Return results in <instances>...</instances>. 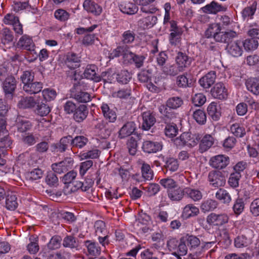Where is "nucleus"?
I'll return each mask as SVG.
<instances>
[{"instance_id":"5","label":"nucleus","mask_w":259,"mask_h":259,"mask_svg":"<svg viewBox=\"0 0 259 259\" xmlns=\"http://www.w3.org/2000/svg\"><path fill=\"white\" fill-rule=\"evenodd\" d=\"M208 180L210 185L215 187H222L226 184V178L220 171H212L209 173Z\"/></svg>"},{"instance_id":"22","label":"nucleus","mask_w":259,"mask_h":259,"mask_svg":"<svg viewBox=\"0 0 259 259\" xmlns=\"http://www.w3.org/2000/svg\"><path fill=\"white\" fill-rule=\"evenodd\" d=\"M88 114L87 107L84 105H79L74 112L73 117L78 122L82 121L85 119Z\"/></svg>"},{"instance_id":"41","label":"nucleus","mask_w":259,"mask_h":259,"mask_svg":"<svg viewBox=\"0 0 259 259\" xmlns=\"http://www.w3.org/2000/svg\"><path fill=\"white\" fill-rule=\"evenodd\" d=\"M215 197L224 203H229L232 199L229 193L226 190L221 189L216 192Z\"/></svg>"},{"instance_id":"37","label":"nucleus","mask_w":259,"mask_h":259,"mask_svg":"<svg viewBox=\"0 0 259 259\" xmlns=\"http://www.w3.org/2000/svg\"><path fill=\"white\" fill-rule=\"evenodd\" d=\"M247 89L254 95L259 94V83L254 78L248 79L246 81Z\"/></svg>"},{"instance_id":"28","label":"nucleus","mask_w":259,"mask_h":259,"mask_svg":"<svg viewBox=\"0 0 259 259\" xmlns=\"http://www.w3.org/2000/svg\"><path fill=\"white\" fill-rule=\"evenodd\" d=\"M168 198L172 201H179L182 199L185 193L184 189H181L177 186V187L167 191Z\"/></svg>"},{"instance_id":"44","label":"nucleus","mask_w":259,"mask_h":259,"mask_svg":"<svg viewBox=\"0 0 259 259\" xmlns=\"http://www.w3.org/2000/svg\"><path fill=\"white\" fill-rule=\"evenodd\" d=\"M245 203L242 198H238L235 200L233 206V210L235 214H240L244 210Z\"/></svg>"},{"instance_id":"63","label":"nucleus","mask_w":259,"mask_h":259,"mask_svg":"<svg viewBox=\"0 0 259 259\" xmlns=\"http://www.w3.org/2000/svg\"><path fill=\"white\" fill-rule=\"evenodd\" d=\"M249 211L253 217L259 216V198L254 199L250 203Z\"/></svg>"},{"instance_id":"26","label":"nucleus","mask_w":259,"mask_h":259,"mask_svg":"<svg viewBox=\"0 0 259 259\" xmlns=\"http://www.w3.org/2000/svg\"><path fill=\"white\" fill-rule=\"evenodd\" d=\"M79 57L76 54L69 53L66 56V64L70 69H75L79 66Z\"/></svg>"},{"instance_id":"35","label":"nucleus","mask_w":259,"mask_h":259,"mask_svg":"<svg viewBox=\"0 0 259 259\" xmlns=\"http://www.w3.org/2000/svg\"><path fill=\"white\" fill-rule=\"evenodd\" d=\"M183 237L190 250L196 249L200 244L199 239L195 236L187 235Z\"/></svg>"},{"instance_id":"59","label":"nucleus","mask_w":259,"mask_h":259,"mask_svg":"<svg viewBox=\"0 0 259 259\" xmlns=\"http://www.w3.org/2000/svg\"><path fill=\"white\" fill-rule=\"evenodd\" d=\"M162 71L167 75H176L179 72L181 71L178 67H176L173 65L167 64L162 67Z\"/></svg>"},{"instance_id":"33","label":"nucleus","mask_w":259,"mask_h":259,"mask_svg":"<svg viewBox=\"0 0 259 259\" xmlns=\"http://www.w3.org/2000/svg\"><path fill=\"white\" fill-rule=\"evenodd\" d=\"M147 89L151 92L158 93L162 89V81L159 78H154L152 80L147 83Z\"/></svg>"},{"instance_id":"20","label":"nucleus","mask_w":259,"mask_h":259,"mask_svg":"<svg viewBox=\"0 0 259 259\" xmlns=\"http://www.w3.org/2000/svg\"><path fill=\"white\" fill-rule=\"evenodd\" d=\"M142 119V127L144 130H149L155 122V117L149 111L145 112L143 113Z\"/></svg>"},{"instance_id":"8","label":"nucleus","mask_w":259,"mask_h":259,"mask_svg":"<svg viewBox=\"0 0 259 259\" xmlns=\"http://www.w3.org/2000/svg\"><path fill=\"white\" fill-rule=\"evenodd\" d=\"M227 9V7L223 6L215 1H212L201 8L203 13L209 14H215L220 12H225Z\"/></svg>"},{"instance_id":"49","label":"nucleus","mask_w":259,"mask_h":259,"mask_svg":"<svg viewBox=\"0 0 259 259\" xmlns=\"http://www.w3.org/2000/svg\"><path fill=\"white\" fill-rule=\"evenodd\" d=\"M124 50L121 54L124 63H132L135 57V54L129 50V48L123 46Z\"/></svg>"},{"instance_id":"6","label":"nucleus","mask_w":259,"mask_h":259,"mask_svg":"<svg viewBox=\"0 0 259 259\" xmlns=\"http://www.w3.org/2000/svg\"><path fill=\"white\" fill-rule=\"evenodd\" d=\"M73 164V160L71 158H67L60 162L53 163L52 168L58 174H61L71 168Z\"/></svg>"},{"instance_id":"51","label":"nucleus","mask_w":259,"mask_h":259,"mask_svg":"<svg viewBox=\"0 0 259 259\" xmlns=\"http://www.w3.org/2000/svg\"><path fill=\"white\" fill-rule=\"evenodd\" d=\"M88 142V139L83 136H79L75 137L72 140V145L73 146L81 148L84 147Z\"/></svg>"},{"instance_id":"27","label":"nucleus","mask_w":259,"mask_h":259,"mask_svg":"<svg viewBox=\"0 0 259 259\" xmlns=\"http://www.w3.org/2000/svg\"><path fill=\"white\" fill-rule=\"evenodd\" d=\"M101 108L106 119L111 122H113L116 120V114L114 110L110 109L107 104H102Z\"/></svg>"},{"instance_id":"24","label":"nucleus","mask_w":259,"mask_h":259,"mask_svg":"<svg viewBox=\"0 0 259 259\" xmlns=\"http://www.w3.org/2000/svg\"><path fill=\"white\" fill-rule=\"evenodd\" d=\"M36 105V102L32 97H21L18 102V107L21 109L31 108Z\"/></svg>"},{"instance_id":"47","label":"nucleus","mask_w":259,"mask_h":259,"mask_svg":"<svg viewBox=\"0 0 259 259\" xmlns=\"http://www.w3.org/2000/svg\"><path fill=\"white\" fill-rule=\"evenodd\" d=\"M20 79L23 84V89H24V88L25 87V85H28L33 81L34 74L33 73L29 71H24L21 75Z\"/></svg>"},{"instance_id":"31","label":"nucleus","mask_w":259,"mask_h":259,"mask_svg":"<svg viewBox=\"0 0 259 259\" xmlns=\"http://www.w3.org/2000/svg\"><path fill=\"white\" fill-rule=\"evenodd\" d=\"M257 3L253 1L249 6L244 8L242 11V16L244 19H251L256 10Z\"/></svg>"},{"instance_id":"13","label":"nucleus","mask_w":259,"mask_h":259,"mask_svg":"<svg viewBox=\"0 0 259 259\" xmlns=\"http://www.w3.org/2000/svg\"><path fill=\"white\" fill-rule=\"evenodd\" d=\"M83 7L87 12L95 16H99L102 12V8L90 0H85L83 3Z\"/></svg>"},{"instance_id":"14","label":"nucleus","mask_w":259,"mask_h":259,"mask_svg":"<svg viewBox=\"0 0 259 259\" xmlns=\"http://www.w3.org/2000/svg\"><path fill=\"white\" fill-rule=\"evenodd\" d=\"M162 145L160 142L146 141L143 142L142 148L148 153H156L162 149Z\"/></svg>"},{"instance_id":"4","label":"nucleus","mask_w":259,"mask_h":259,"mask_svg":"<svg viewBox=\"0 0 259 259\" xmlns=\"http://www.w3.org/2000/svg\"><path fill=\"white\" fill-rule=\"evenodd\" d=\"M17 46L18 48L26 50L31 53L36 54L35 52V44L31 37L24 35L19 39Z\"/></svg>"},{"instance_id":"54","label":"nucleus","mask_w":259,"mask_h":259,"mask_svg":"<svg viewBox=\"0 0 259 259\" xmlns=\"http://www.w3.org/2000/svg\"><path fill=\"white\" fill-rule=\"evenodd\" d=\"M54 16L56 19L65 22L69 19L70 14L65 10L59 9L55 11Z\"/></svg>"},{"instance_id":"15","label":"nucleus","mask_w":259,"mask_h":259,"mask_svg":"<svg viewBox=\"0 0 259 259\" xmlns=\"http://www.w3.org/2000/svg\"><path fill=\"white\" fill-rule=\"evenodd\" d=\"M135 2L141 6V11L145 13L153 14L155 13L158 9L153 5H149L154 2V0H134Z\"/></svg>"},{"instance_id":"7","label":"nucleus","mask_w":259,"mask_h":259,"mask_svg":"<svg viewBox=\"0 0 259 259\" xmlns=\"http://www.w3.org/2000/svg\"><path fill=\"white\" fill-rule=\"evenodd\" d=\"M16 80L12 76H8L3 82V90L6 96L11 98L16 88Z\"/></svg>"},{"instance_id":"61","label":"nucleus","mask_w":259,"mask_h":259,"mask_svg":"<svg viewBox=\"0 0 259 259\" xmlns=\"http://www.w3.org/2000/svg\"><path fill=\"white\" fill-rule=\"evenodd\" d=\"M44 99L47 101H50L55 99L57 96L56 91L52 89H45L42 92Z\"/></svg>"},{"instance_id":"11","label":"nucleus","mask_w":259,"mask_h":259,"mask_svg":"<svg viewBox=\"0 0 259 259\" xmlns=\"http://www.w3.org/2000/svg\"><path fill=\"white\" fill-rule=\"evenodd\" d=\"M157 22V18L153 15H149L143 17L138 21V26L143 29H149L153 27Z\"/></svg>"},{"instance_id":"62","label":"nucleus","mask_w":259,"mask_h":259,"mask_svg":"<svg viewBox=\"0 0 259 259\" xmlns=\"http://www.w3.org/2000/svg\"><path fill=\"white\" fill-rule=\"evenodd\" d=\"M18 205L17 198L15 195H9L6 199V207L9 210H14Z\"/></svg>"},{"instance_id":"36","label":"nucleus","mask_w":259,"mask_h":259,"mask_svg":"<svg viewBox=\"0 0 259 259\" xmlns=\"http://www.w3.org/2000/svg\"><path fill=\"white\" fill-rule=\"evenodd\" d=\"M13 40L12 32L8 28L3 29L1 33V41L3 45H8Z\"/></svg>"},{"instance_id":"53","label":"nucleus","mask_w":259,"mask_h":259,"mask_svg":"<svg viewBox=\"0 0 259 259\" xmlns=\"http://www.w3.org/2000/svg\"><path fill=\"white\" fill-rule=\"evenodd\" d=\"M193 118L200 124H204L206 120L205 112L200 109L197 110L193 113Z\"/></svg>"},{"instance_id":"52","label":"nucleus","mask_w":259,"mask_h":259,"mask_svg":"<svg viewBox=\"0 0 259 259\" xmlns=\"http://www.w3.org/2000/svg\"><path fill=\"white\" fill-rule=\"evenodd\" d=\"M186 244L187 243L184 237H182L179 241V245L175 254L180 256L186 255L188 251Z\"/></svg>"},{"instance_id":"58","label":"nucleus","mask_w":259,"mask_h":259,"mask_svg":"<svg viewBox=\"0 0 259 259\" xmlns=\"http://www.w3.org/2000/svg\"><path fill=\"white\" fill-rule=\"evenodd\" d=\"M243 45L245 50L253 51L257 48L258 43L254 39H247L243 42Z\"/></svg>"},{"instance_id":"21","label":"nucleus","mask_w":259,"mask_h":259,"mask_svg":"<svg viewBox=\"0 0 259 259\" xmlns=\"http://www.w3.org/2000/svg\"><path fill=\"white\" fill-rule=\"evenodd\" d=\"M184 192L188 198L194 201H199L202 197V192L198 189L186 187L184 189Z\"/></svg>"},{"instance_id":"55","label":"nucleus","mask_w":259,"mask_h":259,"mask_svg":"<svg viewBox=\"0 0 259 259\" xmlns=\"http://www.w3.org/2000/svg\"><path fill=\"white\" fill-rule=\"evenodd\" d=\"M217 206L218 203L216 201L209 199L202 203L201 208L204 211H208L215 209Z\"/></svg>"},{"instance_id":"43","label":"nucleus","mask_w":259,"mask_h":259,"mask_svg":"<svg viewBox=\"0 0 259 259\" xmlns=\"http://www.w3.org/2000/svg\"><path fill=\"white\" fill-rule=\"evenodd\" d=\"M183 103L182 99L178 97H174L168 99L166 102V106L170 109H177Z\"/></svg>"},{"instance_id":"23","label":"nucleus","mask_w":259,"mask_h":259,"mask_svg":"<svg viewBox=\"0 0 259 259\" xmlns=\"http://www.w3.org/2000/svg\"><path fill=\"white\" fill-rule=\"evenodd\" d=\"M176 61L178 67L181 71L184 68L188 67L191 63L190 59L186 54L182 53H178Z\"/></svg>"},{"instance_id":"40","label":"nucleus","mask_w":259,"mask_h":259,"mask_svg":"<svg viewBox=\"0 0 259 259\" xmlns=\"http://www.w3.org/2000/svg\"><path fill=\"white\" fill-rule=\"evenodd\" d=\"M190 139L189 133H184L181 136L174 140V144L179 147L186 146L188 147Z\"/></svg>"},{"instance_id":"45","label":"nucleus","mask_w":259,"mask_h":259,"mask_svg":"<svg viewBox=\"0 0 259 259\" xmlns=\"http://www.w3.org/2000/svg\"><path fill=\"white\" fill-rule=\"evenodd\" d=\"M43 175L42 170L39 168H35L25 174L26 178L30 181H35L40 179Z\"/></svg>"},{"instance_id":"39","label":"nucleus","mask_w":259,"mask_h":259,"mask_svg":"<svg viewBox=\"0 0 259 259\" xmlns=\"http://www.w3.org/2000/svg\"><path fill=\"white\" fill-rule=\"evenodd\" d=\"M142 175L143 179L146 181L151 180L153 178V172L151 169L150 166L145 162L142 163L141 167Z\"/></svg>"},{"instance_id":"2","label":"nucleus","mask_w":259,"mask_h":259,"mask_svg":"<svg viewBox=\"0 0 259 259\" xmlns=\"http://www.w3.org/2000/svg\"><path fill=\"white\" fill-rule=\"evenodd\" d=\"M229 217L226 213H211L206 218V222L212 226L219 227L228 223Z\"/></svg>"},{"instance_id":"56","label":"nucleus","mask_w":259,"mask_h":259,"mask_svg":"<svg viewBox=\"0 0 259 259\" xmlns=\"http://www.w3.org/2000/svg\"><path fill=\"white\" fill-rule=\"evenodd\" d=\"M62 238L59 236H54L52 237L48 244V247L50 249H56L61 246Z\"/></svg>"},{"instance_id":"38","label":"nucleus","mask_w":259,"mask_h":259,"mask_svg":"<svg viewBox=\"0 0 259 259\" xmlns=\"http://www.w3.org/2000/svg\"><path fill=\"white\" fill-rule=\"evenodd\" d=\"M85 246L88 248V252L92 255H98L101 252V248L98 243L91 241L85 242Z\"/></svg>"},{"instance_id":"1","label":"nucleus","mask_w":259,"mask_h":259,"mask_svg":"<svg viewBox=\"0 0 259 259\" xmlns=\"http://www.w3.org/2000/svg\"><path fill=\"white\" fill-rule=\"evenodd\" d=\"M221 26L217 22L210 23L208 25L206 29L204 35L207 38H213L215 41L220 42L223 41V37L221 34Z\"/></svg>"},{"instance_id":"3","label":"nucleus","mask_w":259,"mask_h":259,"mask_svg":"<svg viewBox=\"0 0 259 259\" xmlns=\"http://www.w3.org/2000/svg\"><path fill=\"white\" fill-rule=\"evenodd\" d=\"M229 163V158L225 155H217L212 157L209 160L210 165L219 169L225 168Z\"/></svg>"},{"instance_id":"34","label":"nucleus","mask_w":259,"mask_h":259,"mask_svg":"<svg viewBox=\"0 0 259 259\" xmlns=\"http://www.w3.org/2000/svg\"><path fill=\"white\" fill-rule=\"evenodd\" d=\"M100 154V151L97 149H93L88 151H82L79 153L78 157L80 160L91 158H97Z\"/></svg>"},{"instance_id":"42","label":"nucleus","mask_w":259,"mask_h":259,"mask_svg":"<svg viewBox=\"0 0 259 259\" xmlns=\"http://www.w3.org/2000/svg\"><path fill=\"white\" fill-rule=\"evenodd\" d=\"M219 22H217L220 24L221 29L225 28H233L234 22L227 16L224 15L219 17Z\"/></svg>"},{"instance_id":"10","label":"nucleus","mask_w":259,"mask_h":259,"mask_svg":"<svg viewBox=\"0 0 259 259\" xmlns=\"http://www.w3.org/2000/svg\"><path fill=\"white\" fill-rule=\"evenodd\" d=\"M242 45L243 43L239 40L231 41L227 46V52L233 57H239L243 53Z\"/></svg>"},{"instance_id":"57","label":"nucleus","mask_w":259,"mask_h":259,"mask_svg":"<svg viewBox=\"0 0 259 259\" xmlns=\"http://www.w3.org/2000/svg\"><path fill=\"white\" fill-rule=\"evenodd\" d=\"M250 243V240L243 236L237 237L234 241L235 246L237 248L246 247Z\"/></svg>"},{"instance_id":"19","label":"nucleus","mask_w":259,"mask_h":259,"mask_svg":"<svg viewBox=\"0 0 259 259\" xmlns=\"http://www.w3.org/2000/svg\"><path fill=\"white\" fill-rule=\"evenodd\" d=\"M119 8L121 12L127 15H133L139 10L138 6L130 2H122L119 5Z\"/></svg>"},{"instance_id":"50","label":"nucleus","mask_w":259,"mask_h":259,"mask_svg":"<svg viewBox=\"0 0 259 259\" xmlns=\"http://www.w3.org/2000/svg\"><path fill=\"white\" fill-rule=\"evenodd\" d=\"M116 76L117 81L123 84L127 83L132 78L131 74L126 70L121 71Z\"/></svg>"},{"instance_id":"32","label":"nucleus","mask_w":259,"mask_h":259,"mask_svg":"<svg viewBox=\"0 0 259 259\" xmlns=\"http://www.w3.org/2000/svg\"><path fill=\"white\" fill-rule=\"evenodd\" d=\"M16 122L18 130L21 133L29 130L31 126L30 122L23 117H18Z\"/></svg>"},{"instance_id":"48","label":"nucleus","mask_w":259,"mask_h":259,"mask_svg":"<svg viewBox=\"0 0 259 259\" xmlns=\"http://www.w3.org/2000/svg\"><path fill=\"white\" fill-rule=\"evenodd\" d=\"M76 176L77 172L74 170H71L64 176L62 181L65 185V188L67 186H72L73 184L72 183Z\"/></svg>"},{"instance_id":"60","label":"nucleus","mask_w":259,"mask_h":259,"mask_svg":"<svg viewBox=\"0 0 259 259\" xmlns=\"http://www.w3.org/2000/svg\"><path fill=\"white\" fill-rule=\"evenodd\" d=\"M160 184L167 191L177 187L176 182L171 178H166L161 179L160 181Z\"/></svg>"},{"instance_id":"12","label":"nucleus","mask_w":259,"mask_h":259,"mask_svg":"<svg viewBox=\"0 0 259 259\" xmlns=\"http://www.w3.org/2000/svg\"><path fill=\"white\" fill-rule=\"evenodd\" d=\"M199 141V150L202 153L209 149L214 143V138L210 134L201 135Z\"/></svg>"},{"instance_id":"46","label":"nucleus","mask_w":259,"mask_h":259,"mask_svg":"<svg viewBox=\"0 0 259 259\" xmlns=\"http://www.w3.org/2000/svg\"><path fill=\"white\" fill-rule=\"evenodd\" d=\"M230 130L234 135L238 137H242L245 134V129L237 123L232 124Z\"/></svg>"},{"instance_id":"64","label":"nucleus","mask_w":259,"mask_h":259,"mask_svg":"<svg viewBox=\"0 0 259 259\" xmlns=\"http://www.w3.org/2000/svg\"><path fill=\"white\" fill-rule=\"evenodd\" d=\"M74 99L79 102L87 103L91 100V97L89 93L80 92L75 95Z\"/></svg>"},{"instance_id":"30","label":"nucleus","mask_w":259,"mask_h":259,"mask_svg":"<svg viewBox=\"0 0 259 259\" xmlns=\"http://www.w3.org/2000/svg\"><path fill=\"white\" fill-rule=\"evenodd\" d=\"M42 88V84L40 82L32 81L28 85H25L23 90L30 94L39 93Z\"/></svg>"},{"instance_id":"29","label":"nucleus","mask_w":259,"mask_h":259,"mask_svg":"<svg viewBox=\"0 0 259 259\" xmlns=\"http://www.w3.org/2000/svg\"><path fill=\"white\" fill-rule=\"evenodd\" d=\"M199 212L198 207L193 204H188L184 208L182 216L184 219H187L197 215Z\"/></svg>"},{"instance_id":"18","label":"nucleus","mask_w":259,"mask_h":259,"mask_svg":"<svg viewBox=\"0 0 259 259\" xmlns=\"http://www.w3.org/2000/svg\"><path fill=\"white\" fill-rule=\"evenodd\" d=\"M216 75L214 71H210L205 76L201 77L199 82L200 85L204 89H208L215 81Z\"/></svg>"},{"instance_id":"9","label":"nucleus","mask_w":259,"mask_h":259,"mask_svg":"<svg viewBox=\"0 0 259 259\" xmlns=\"http://www.w3.org/2000/svg\"><path fill=\"white\" fill-rule=\"evenodd\" d=\"M211 96L215 99L223 100L227 98L228 95L227 90L224 84L222 82H218L215 84L211 90Z\"/></svg>"},{"instance_id":"16","label":"nucleus","mask_w":259,"mask_h":259,"mask_svg":"<svg viewBox=\"0 0 259 259\" xmlns=\"http://www.w3.org/2000/svg\"><path fill=\"white\" fill-rule=\"evenodd\" d=\"M98 68L94 65L87 66L84 72V75L85 78L93 80L96 82L101 80V76L97 74Z\"/></svg>"},{"instance_id":"17","label":"nucleus","mask_w":259,"mask_h":259,"mask_svg":"<svg viewBox=\"0 0 259 259\" xmlns=\"http://www.w3.org/2000/svg\"><path fill=\"white\" fill-rule=\"evenodd\" d=\"M136 128V124L133 121L127 122L125 123L119 132V136L120 138H124L132 135Z\"/></svg>"},{"instance_id":"25","label":"nucleus","mask_w":259,"mask_h":259,"mask_svg":"<svg viewBox=\"0 0 259 259\" xmlns=\"http://www.w3.org/2000/svg\"><path fill=\"white\" fill-rule=\"evenodd\" d=\"M208 114L213 120H218L221 115V107L215 102L211 103L207 107Z\"/></svg>"}]
</instances>
